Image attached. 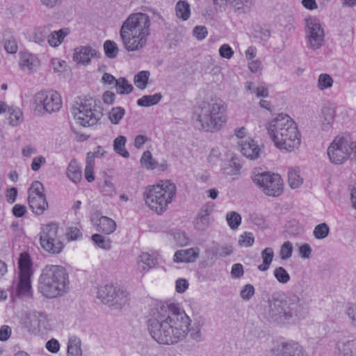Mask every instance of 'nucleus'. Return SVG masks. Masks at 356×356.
I'll return each mask as SVG.
<instances>
[{
	"label": "nucleus",
	"instance_id": "nucleus-1",
	"mask_svg": "<svg viewBox=\"0 0 356 356\" xmlns=\"http://www.w3.org/2000/svg\"><path fill=\"white\" fill-rule=\"evenodd\" d=\"M191 323V318L178 304L161 302L151 308L147 327L152 339L160 344H175L188 335L192 341H203L204 321L195 319L192 325Z\"/></svg>",
	"mask_w": 356,
	"mask_h": 356
},
{
	"label": "nucleus",
	"instance_id": "nucleus-2",
	"mask_svg": "<svg viewBox=\"0 0 356 356\" xmlns=\"http://www.w3.org/2000/svg\"><path fill=\"white\" fill-rule=\"evenodd\" d=\"M264 314L269 321L284 324L290 320L305 318L307 309L296 293L273 295L267 301Z\"/></svg>",
	"mask_w": 356,
	"mask_h": 356
},
{
	"label": "nucleus",
	"instance_id": "nucleus-3",
	"mask_svg": "<svg viewBox=\"0 0 356 356\" xmlns=\"http://www.w3.org/2000/svg\"><path fill=\"white\" fill-rule=\"evenodd\" d=\"M150 25V19L147 14H131L122 23L120 30V36L124 49L128 51L143 49L151 33Z\"/></svg>",
	"mask_w": 356,
	"mask_h": 356
},
{
	"label": "nucleus",
	"instance_id": "nucleus-4",
	"mask_svg": "<svg viewBox=\"0 0 356 356\" xmlns=\"http://www.w3.org/2000/svg\"><path fill=\"white\" fill-rule=\"evenodd\" d=\"M268 133L275 147L292 152L300 145V134L295 122L286 114H279L266 125Z\"/></svg>",
	"mask_w": 356,
	"mask_h": 356
},
{
	"label": "nucleus",
	"instance_id": "nucleus-5",
	"mask_svg": "<svg viewBox=\"0 0 356 356\" xmlns=\"http://www.w3.org/2000/svg\"><path fill=\"white\" fill-rule=\"evenodd\" d=\"M69 275L65 267L47 264L41 270L38 279V291L47 298L63 296L70 289Z\"/></svg>",
	"mask_w": 356,
	"mask_h": 356
},
{
	"label": "nucleus",
	"instance_id": "nucleus-6",
	"mask_svg": "<svg viewBox=\"0 0 356 356\" xmlns=\"http://www.w3.org/2000/svg\"><path fill=\"white\" fill-rule=\"evenodd\" d=\"M199 128L206 131L219 130L227 121L226 107L222 100L202 102L194 113Z\"/></svg>",
	"mask_w": 356,
	"mask_h": 356
},
{
	"label": "nucleus",
	"instance_id": "nucleus-7",
	"mask_svg": "<svg viewBox=\"0 0 356 356\" xmlns=\"http://www.w3.org/2000/svg\"><path fill=\"white\" fill-rule=\"evenodd\" d=\"M177 188L170 180L161 181L156 185L149 186L144 193L145 204L158 214L163 213L176 197Z\"/></svg>",
	"mask_w": 356,
	"mask_h": 356
},
{
	"label": "nucleus",
	"instance_id": "nucleus-8",
	"mask_svg": "<svg viewBox=\"0 0 356 356\" xmlns=\"http://www.w3.org/2000/svg\"><path fill=\"white\" fill-rule=\"evenodd\" d=\"M72 114L77 124L83 127L95 125L103 115L101 102L91 97H78L72 106Z\"/></svg>",
	"mask_w": 356,
	"mask_h": 356
},
{
	"label": "nucleus",
	"instance_id": "nucleus-9",
	"mask_svg": "<svg viewBox=\"0 0 356 356\" xmlns=\"http://www.w3.org/2000/svg\"><path fill=\"white\" fill-rule=\"evenodd\" d=\"M250 178L255 186L267 196L276 197L283 193L284 181L277 173L255 168L250 173Z\"/></svg>",
	"mask_w": 356,
	"mask_h": 356
},
{
	"label": "nucleus",
	"instance_id": "nucleus-10",
	"mask_svg": "<svg viewBox=\"0 0 356 356\" xmlns=\"http://www.w3.org/2000/svg\"><path fill=\"white\" fill-rule=\"evenodd\" d=\"M353 144L354 141L349 134L337 136L327 150L330 162L335 165L343 163L353 155Z\"/></svg>",
	"mask_w": 356,
	"mask_h": 356
},
{
	"label": "nucleus",
	"instance_id": "nucleus-11",
	"mask_svg": "<svg viewBox=\"0 0 356 356\" xmlns=\"http://www.w3.org/2000/svg\"><path fill=\"white\" fill-rule=\"evenodd\" d=\"M35 112L40 115L51 114L58 112L62 107L63 102L60 94L53 90H42L33 97Z\"/></svg>",
	"mask_w": 356,
	"mask_h": 356
},
{
	"label": "nucleus",
	"instance_id": "nucleus-12",
	"mask_svg": "<svg viewBox=\"0 0 356 356\" xmlns=\"http://www.w3.org/2000/svg\"><path fill=\"white\" fill-rule=\"evenodd\" d=\"M18 266L19 270L17 284L18 296L29 297L31 295V278L33 272L32 262L28 253L22 252L20 254Z\"/></svg>",
	"mask_w": 356,
	"mask_h": 356
},
{
	"label": "nucleus",
	"instance_id": "nucleus-13",
	"mask_svg": "<svg viewBox=\"0 0 356 356\" xmlns=\"http://www.w3.org/2000/svg\"><path fill=\"white\" fill-rule=\"evenodd\" d=\"M28 193V202L33 212L38 215L42 214L48 209L42 184L39 181H33Z\"/></svg>",
	"mask_w": 356,
	"mask_h": 356
},
{
	"label": "nucleus",
	"instance_id": "nucleus-14",
	"mask_svg": "<svg viewBox=\"0 0 356 356\" xmlns=\"http://www.w3.org/2000/svg\"><path fill=\"white\" fill-rule=\"evenodd\" d=\"M305 33L307 44L312 49L316 50L323 46L325 33L318 20L316 19H307Z\"/></svg>",
	"mask_w": 356,
	"mask_h": 356
},
{
	"label": "nucleus",
	"instance_id": "nucleus-15",
	"mask_svg": "<svg viewBox=\"0 0 356 356\" xmlns=\"http://www.w3.org/2000/svg\"><path fill=\"white\" fill-rule=\"evenodd\" d=\"M270 353L272 356H305L302 347L293 341L277 342Z\"/></svg>",
	"mask_w": 356,
	"mask_h": 356
},
{
	"label": "nucleus",
	"instance_id": "nucleus-16",
	"mask_svg": "<svg viewBox=\"0 0 356 356\" xmlns=\"http://www.w3.org/2000/svg\"><path fill=\"white\" fill-rule=\"evenodd\" d=\"M212 211V207L209 205H204L201 207L193 221V226L195 230L202 232L211 227L213 222L211 217Z\"/></svg>",
	"mask_w": 356,
	"mask_h": 356
},
{
	"label": "nucleus",
	"instance_id": "nucleus-17",
	"mask_svg": "<svg viewBox=\"0 0 356 356\" xmlns=\"http://www.w3.org/2000/svg\"><path fill=\"white\" fill-rule=\"evenodd\" d=\"M100 53L90 46H81L74 49V60L84 65L90 63L91 58L99 57Z\"/></svg>",
	"mask_w": 356,
	"mask_h": 356
},
{
	"label": "nucleus",
	"instance_id": "nucleus-18",
	"mask_svg": "<svg viewBox=\"0 0 356 356\" xmlns=\"http://www.w3.org/2000/svg\"><path fill=\"white\" fill-rule=\"evenodd\" d=\"M19 64L24 71L31 73L39 67L40 60L35 55L24 52L20 54Z\"/></svg>",
	"mask_w": 356,
	"mask_h": 356
},
{
	"label": "nucleus",
	"instance_id": "nucleus-19",
	"mask_svg": "<svg viewBox=\"0 0 356 356\" xmlns=\"http://www.w3.org/2000/svg\"><path fill=\"white\" fill-rule=\"evenodd\" d=\"M241 152L247 158L254 160L257 159L261 152L259 145L251 138L242 140L240 143Z\"/></svg>",
	"mask_w": 356,
	"mask_h": 356
},
{
	"label": "nucleus",
	"instance_id": "nucleus-20",
	"mask_svg": "<svg viewBox=\"0 0 356 356\" xmlns=\"http://www.w3.org/2000/svg\"><path fill=\"white\" fill-rule=\"evenodd\" d=\"M200 249L198 248H192L189 249L180 250L175 252L174 255V261L177 263L194 262L199 257Z\"/></svg>",
	"mask_w": 356,
	"mask_h": 356
},
{
	"label": "nucleus",
	"instance_id": "nucleus-21",
	"mask_svg": "<svg viewBox=\"0 0 356 356\" xmlns=\"http://www.w3.org/2000/svg\"><path fill=\"white\" fill-rule=\"evenodd\" d=\"M335 347L338 356H356V339L339 341Z\"/></svg>",
	"mask_w": 356,
	"mask_h": 356
},
{
	"label": "nucleus",
	"instance_id": "nucleus-22",
	"mask_svg": "<svg viewBox=\"0 0 356 356\" xmlns=\"http://www.w3.org/2000/svg\"><path fill=\"white\" fill-rule=\"evenodd\" d=\"M96 230L105 234L113 233L116 229L115 222L106 216H101L94 222Z\"/></svg>",
	"mask_w": 356,
	"mask_h": 356
},
{
	"label": "nucleus",
	"instance_id": "nucleus-23",
	"mask_svg": "<svg viewBox=\"0 0 356 356\" xmlns=\"http://www.w3.org/2000/svg\"><path fill=\"white\" fill-rule=\"evenodd\" d=\"M112 299H110V307H114L115 309L122 308L128 304L129 300V293L124 289L117 287L115 293Z\"/></svg>",
	"mask_w": 356,
	"mask_h": 356
},
{
	"label": "nucleus",
	"instance_id": "nucleus-24",
	"mask_svg": "<svg viewBox=\"0 0 356 356\" xmlns=\"http://www.w3.org/2000/svg\"><path fill=\"white\" fill-rule=\"evenodd\" d=\"M156 259L147 252L142 253L137 261L138 270L143 273H146L149 268L156 264Z\"/></svg>",
	"mask_w": 356,
	"mask_h": 356
},
{
	"label": "nucleus",
	"instance_id": "nucleus-25",
	"mask_svg": "<svg viewBox=\"0 0 356 356\" xmlns=\"http://www.w3.org/2000/svg\"><path fill=\"white\" fill-rule=\"evenodd\" d=\"M335 111L331 106H325L321 110V127L324 131H328L332 124Z\"/></svg>",
	"mask_w": 356,
	"mask_h": 356
},
{
	"label": "nucleus",
	"instance_id": "nucleus-26",
	"mask_svg": "<svg viewBox=\"0 0 356 356\" xmlns=\"http://www.w3.org/2000/svg\"><path fill=\"white\" fill-rule=\"evenodd\" d=\"M58 225L54 222L43 225L40 233V241L59 239L58 237Z\"/></svg>",
	"mask_w": 356,
	"mask_h": 356
},
{
	"label": "nucleus",
	"instance_id": "nucleus-27",
	"mask_svg": "<svg viewBox=\"0 0 356 356\" xmlns=\"http://www.w3.org/2000/svg\"><path fill=\"white\" fill-rule=\"evenodd\" d=\"M117 286L111 284H107L100 286L97 291V298L101 300L104 304H109L110 299H112L115 293Z\"/></svg>",
	"mask_w": 356,
	"mask_h": 356
},
{
	"label": "nucleus",
	"instance_id": "nucleus-28",
	"mask_svg": "<svg viewBox=\"0 0 356 356\" xmlns=\"http://www.w3.org/2000/svg\"><path fill=\"white\" fill-rule=\"evenodd\" d=\"M69 34L67 29H61L47 34V42L53 47H58L63 41L65 36Z\"/></svg>",
	"mask_w": 356,
	"mask_h": 356
},
{
	"label": "nucleus",
	"instance_id": "nucleus-29",
	"mask_svg": "<svg viewBox=\"0 0 356 356\" xmlns=\"http://www.w3.org/2000/svg\"><path fill=\"white\" fill-rule=\"evenodd\" d=\"M81 341L76 337H71L67 342V356H82Z\"/></svg>",
	"mask_w": 356,
	"mask_h": 356
},
{
	"label": "nucleus",
	"instance_id": "nucleus-30",
	"mask_svg": "<svg viewBox=\"0 0 356 356\" xmlns=\"http://www.w3.org/2000/svg\"><path fill=\"white\" fill-rule=\"evenodd\" d=\"M40 243L45 251L51 254H59L63 248V244L60 239L54 241L46 239L44 241H40Z\"/></svg>",
	"mask_w": 356,
	"mask_h": 356
},
{
	"label": "nucleus",
	"instance_id": "nucleus-31",
	"mask_svg": "<svg viewBox=\"0 0 356 356\" xmlns=\"http://www.w3.org/2000/svg\"><path fill=\"white\" fill-rule=\"evenodd\" d=\"M67 175L74 183H79L81 180V168L75 160H72L70 162L67 168Z\"/></svg>",
	"mask_w": 356,
	"mask_h": 356
},
{
	"label": "nucleus",
	"instance_id": "nucleus-32",
	"mask_svg": "<svg viewBox=\"0 0 356 356\" xmlns=\"http://www.w3.org/2000/svg\"><path fill=\"white\" fill-rule=\"evenodd\" d=\"M175 13L178 18L183 21L188 19L191 15V7L186 1H179L175 5Z\"/></svg>",
	"mask_w": 356,
	"mask_h": 356
},
{
	"label": "nucleus",
	"instance_id": "nucleus-33",
	"mask_svg": "<svg viewBox=\"0 0 356 356\" xmlns=\"http://www.w3.org/2000/svg\"><path fill=\"white\" fill-rule=\"evenodd\" d=\"M162 99L161 93H156L153 95H144L137 100V104L139 106L149 107L156 105Z\"/></svg>",
	"mask_w": 356,
	"mask_h": 356
},
{
	"label": "nucleus",
	"instance_id": "nucleus-34",
	"mask_svg": "<svg viewBox=\"0 0 356 356\" xmlns=\"http://www.w3.org/2000/svg\"><path fill=\"white\" fill-rule=\"evenodd\" d=\"M9 124L13 127L19 125L23 120V113L21 109L16 106H10L8 111Z\"/></svg>",
	"mask_w": 356,
	"mask_h": 356
},
{
	"label": "nucleus",
	"instance_id": "nucleus-35",
	"mask_svg": "<svg viewBox=\"0 0 356 356\" xmlns=\"http://www.w3.org/2000/svg\"><path fill=\"white\" fill-rule=\"evenodd\" d=\"M261 254L263 260V264L258 266V269L260 271H266L269 268L272 263L274 257V252L271 248H266L261 252Z\"/></svg>",
	"mask_w": 356,
	"mask_h": 356
},
{
	"label": "nucleus",
	"instance_id": "nucleus-36",
	"mask_svg": "<svg viewBox=\"0 0 356 356\" xmlns=\"http://www.w3.org/2000/svg\"><path fill=\"white\" fill-rule=\"evenodd\" d=\"M126 141V137L123 136H118L113 141L115 152L124 158H128L129 156V152L125 149Z\"/></svg>",
	"mask_w": 356,
	"mask_h": 356
},
{
	"label": "nucleus",
	"instance_id": "nucleus-37",
	"mask_svg": "<svg viewBox=\"0 0 356 356\" xmlns=\"http://www.w3.org/2000/svg\"><path fill=\"white\" fill-rule=\"evenodd\" d=\"M224 1L235 11H238L250 8L253 4L254 0H222V2Z\"/></svg>",
	"mask_w": 356,
	"mask_h": 356
},
{
	"label": "nucleus",
	"instance_id": "nucleus-38",
	"mask_svg": "<svg viewBox=\"0 0 356 356\" xmlns=\"http://www.w3.org/2000/svg\"><path fill=\"white\" fill-rule=\"evenodd\" d=\"M149 76L150 72L149 71L143 70L139 72L134 78L135 86L140 90H144L147 87Z\"/></svg>",
	"mask_w": 356,
	"mask_h": 356
},
{
	"label": "nucleus",
	"instance_id": "nucleus-39",
	"mask_svg": "<svg viewBox=\"0 0 356 356\" xmlns=\"http://www.w3.org/2000/svg\"><path fill=\"white\" fill-rule=\"evenodd\" d=\"M92 240L99 248L105 250H109L111 249L112 241L109 238L99 234H95L92 236Z\"/></svg>",
	"mask_w": 356,
	"mask_h": 356
},
{
	"label": "nucleus",
	"instance_id": "nucleus-40",
	"mask_svg": "<svg viewBox=\"0 0 356 356\" xmlns=\"http://www.w3.org/2000/svg\"><path fill=\"white\" fill-rule=\"evenodd\" d=\"M330 234V227L325 222H322L315 226L313 235L318 240L325 239Z\"/></svg>",
	"mask_w": 356,
	"mask_h": 356
},
{
	"label": "nucleus",
	"instance_id": "nucleus-41",
	"mask_svg": "<svg viewBox=\"0 0 356 356\" xmlns=\"http://www.w3.org/2000/svg\"><path fill=\"white\" fill-rule=\"evenodd\" d=\"M125 114V110L120 106L113 107L108 113V118L113 124H119Z\"/></svg>",
	"mask_w": 356,
	"mask_h": 356
},
{
	"label": "nucleus",
	"instance_id": "nucleus-42",
	"mask_svg": "<svg viewBox=\"0 0 356 356\" xmlns=\"http://www.w3.org/2000/svg\"><path fill=\"white\" fill-rule=\"evenodd\" d=\"M115 87L117 92L120 95L129 94L134 89L132 85L129 83L128 81L124 77H121L118 79Z\"/></svg>",
	"mask_w": 356,
	"mask_h": 356
},
{
	"label": "nucleus",
	"instance_id": "nucleus-43",
	"mask_svg": "<svg viewBox=\"0 0 356 356\" xmlns=\"http://www.w3.org/2000/svg\"><path fill=\"white\" fill-rule=\"evenodd\" d=\"M105 55L109 58H114L117 56L119 49L118 44L112 40H106L104 44Z\"/></svg>",
	"mask_w": 356,
	"mask_h": 356
},
{
	"label": "nucleus",
	"instance_id": "nucleus-44",
	"mask_svg": "<svg viewBox=\"0 0 356 356\" xmlns=\"http://www.w3.org/2000/svg\"><path fill=\"white\" fill-rule=\"evenodd\" d=\"M226 220L232 229H236L241 222V216L236 211H230L227 213Z\"/></svg>",
	"mask_w": 356,
	"mask_h": 356
},
{
	"label": "nucleus",
	"instance_id": "nucleus-45",
	"mask_svg": "<svg viewBox=\"0 0 356 356\" xmlns=\"http://www.w3.org/2000/svg\"><path fill=\"white\" fill-rule=\"evenodd\" d=\"M288 181L291 188H297L302 184V178L300 177L299 172L290 170L288 172Z\"/></svg>",
	"mask_w": 356,
	"mask_h": 356
},
{
	"label": "nucleus",
	"instance_id": "nucleus-46",
	"mask_svg": "<svg viewBox=\"0 0 356 356\" xmlns=\"http://www.w3.org/2000/svg\"><path fill=\"white\" fill-rule=\"evenodd\" d=\"M273 275L277 281L280 284H286L290 280V275L288 272L282 266L275 268Z\"/></svg>",
	"mask_w": 356,
	"mask_h": 356
},
{
	"label": "nucleus",
	"instance_id": "nucleus-47",
	"mask_svg": "<svg viewBox=\"0 0 356 356\" xmlns=\"http://www.w3.org/2000/svg\"><path fill=\"white\" fill-rule=\"evenodd\" d=\"M333 79L328 74H321L318 79V88L320 90H324L332 87Z\"/></svg>",
	"mask_w": 356,
	"mask_h": 356
},
{
	"label": "nucleus",
	"instance_id": "nucleus-48",
	"mask_svg": "<svg viewBox=\"0 0 356 356\" xmlns=\"http://www.w3.org/2000/svg\"><path fill=\"white\" fill-rule=\"evenodd\" d=\"M4 49L7 53L10 54H15L17 51V43L13 36L6 38V35H4Z\"/></svg>",
	"mask_w": 356,
	"mask_h": 356
},
{
	"label": "nucleus",
	"instance_id": "nucleus-49",
	"mask_svg": "<svg viewBox=\"0 0 356 356\" xmlns=\"http://www.w3.org/2000/svg\"><path fill=\"white\" fill-rule=\"evenodd\" d=\"M141 165L147 169H154L156 167V163L153 160L152 154L149 151L143 152L140 159Z\"/></svg>",
	"mask_w": 356,
	"mask_h": 356
},
{
	"label": "nucleus",
	"instance_id": "nucleus-50",
	"mask_svg": "<svg viewBox=\"0 0 356 356\" xmlns=\"http://www.w3.org/2000/svg\"><path fill=\"white\" fill-rule=\"evenodd\" d=\"M241 166L235 160H231L229 161L228 165L224 168V172L228 175H238L240 173Z\"/></svg>",
	"mask_w": 356,
	"mask_h": 356
},
{
	"label": "nucleus",
	"instance_id": "nucleus-51",
	"mask_svg": "<svg viewBox=\"0 0 356 356\" xmlns=\"http://www.w3.org/2000/svg\"><path fill=\"white\" fill-rule=\"evenodd\" d=\"M49 32V29L48 27H40L33 35L34 42L39 44H42L45 41V38H47Z\"/></svg>",
	"mask_w": 356,
	"mask_h": 356
},
{
	"label": "nucleus",
	"instance_id": "nucleus-52",
	"mask_svg": "<svg viewBox=\"0 0 356 356\" xmlns=\"http://www.w3.org/2000/svg\"><path fill=\"white\" fill-rule=\"evenodd\" d=\"M293 245L290 241L284 242L280 250V257L283 260L289 259L292 255Z\"/></svg>",
	"mask_w": 356,
	"mask_h": 356
},
{
	"label": "nucleus",
	"instance_id": "nucleus-53",
	"mask_svg": "<svg viewBox=\"0 0 356 356\" xmlns=\"http://www.w3.org/2000/svg\"><path fill=\"white\" fill-rule=\"evenodd\" d=\"M254 241V238L253 234L250 232H245L243 234L241 235L238 243L243 247H250L253 245Z\"/></svg>",
	"mask_w": 356,
	"mask_h": 356
},
{
	"label": "nucleus",
	"instance_id": "nucleus-54",
	"mask_svg": "<svg viewBox=\"0 0 356 356\" xmlns=\"http://www.w3.org/2000/svg\"><path fill=\"white\" fill-rule=\"evenodd\" d=\"M254 294V288L252 284H248L243 286L240 292L242 299L249 300Z\"/></svg>",
	"mask_w": 356,
	"mask_h": 356
},
{
	"label": "nucleus",
	"instance_id": "nucleus-55",
	"mask_svg": "<svg viewBox=\"0 0 356 356\" xmlns=\"http://www.w3.org/2000/svg\"><path fill=\"white\" fill-rule=\"evenodd\" d=\"M193 34L197 40H202L208 34L207 29L204 26H196L193 30Z\"/></svg>",
	"mask_w": 356,
	"mask_h": 356
},
{
	"label": "nucleus",
	"instance_id": "nucleus-56",
	"mask_svg": "<svg viewBox=\"0 0 356 356\" xmlns=\"http://www.w3.org/2000/svg\"><path fill=\"white\" fill-rule=\"evenodd\" d=\"M220 56L224 58L229 59L234 55V51L227 44H222L219 49Z\"/></svg>",
	"mask_w": 356,
	"mask_h": 356
},
{
	"label": "nucleus",
	"instance_id": "nucleus-57",
	"mask_svg": "<svg viewBox=\"0 0 356 356\" xmlns=\"http://www.w3.org/2000/svg\"><path fill=\"white\" fill-rule=\"evenodd\" d=\"M67 238L70 241L77 240L82 236L80 230L74 227H69L66 232Z\"/></svg>",
	"mask_w": 356,
	"mask_h": 356
},
{
	"label": "nucleus",
	"instance_id": "nucleus-58",
	"mask_svg": "<svg viewBox=\"0 0 356 356\" xmlns=\"http://www.w3.org/2000/svg\"><path fill=\"white\" fill-rule=\"evenodd\" d=\"M46 348L52 353H57L60 350V344L58 340L51 339L46 343Z\"/></svg>",
	"mask_w": 356,
	"mask_h": 356
},
{
	"label": "nucleus",
	"instance_id": "nucleus-59",
	"mask_svg": "<svg viewBox=\"0 0 356 356\" xmlns=\"http://www.w3.org/2000/svg\"><path fill=\"white\" fill-rule=\"evenodd\" d=\"M243 267L241 264H235L232 267L231 275L234 278H240L243 275Z\"/></svg>",
	"mask_w": 356,
	"mask_h": 356
},
{
	"label": "nucleus",
	"instance_id": "nucleus-60",
	"mask_svg": "<svg viewBox=\"0 0 356 356\" xmlns=\"http://www.w3.org/2000/svg\"><path fill=\"white\" fill-rule=\"evenodd\" d=\"M346 312L348 318L351 320L352 325L356 326V305H348Z\"/></svg>",
	"mask_w": 356,
	"mask_h": 356
},
{
	"label": "nucleus",
	"instance_id": "nucleus-61",
	"mask_svg": "<svg viewBox=\"0 0 356 356\" xmlns=\"http://www.w3.org/2000/svg\"><path fill=\"white\" fill-rule=\"evenodd\" d=\"M45 163L46 159L43 156H36L33 159L31 169L33 171H38Z\"/></svg>",
	"mask_w": 356,
	"mask_h": 356
},
{
	"label": "nucleus",
	"instance_id": "nucleus-62",
	"mask_svg": "<svg viewBox=\"0 0 356 356\" xmlns=\"http://www.w3.org/2000/svg\"><path fill=\"white\" fill-rule=\"evenodd\" d=\"M312 252V249L308 243H304L299 248L300 254L304 259H309Z\"/></svg>",
	"mask_w": 356,
	"mask_h": 356
},
{
	"label": "nucleus",
	"instance_id": "nucleus-63",
	"mask_svg": "<svg viewBox=\"0 0 356 356\" xmlns=\"http://www.w3.org/2000/svg\"><path fill=\"white\" fill-rule=\"evenodd\" d=\"M102 191L106 195H111L115 191L114 185L108 180H105L102 186Z\"/></svg>",
	"mask_w": 356,
	"mask_h": 356
},
{
	"label": "nucleus",
	"instance_id": "nucleus-64",
	"mask_svg": "<svg viewBox=\"0 0 356 356\" xmlns=\"http://www.w3.org/2000/svg\"><path fill=\"white\" fill-rule=\"evenodd\" d=\"M13 214L17 217H22L26 213V207L22 204H15L13 208Z\"/></svg>",
	"mask_w": 356,
	"mask_h": 356
}]
</instances>
